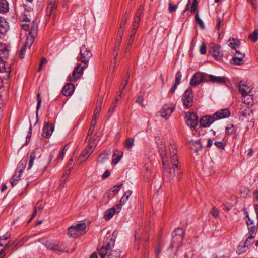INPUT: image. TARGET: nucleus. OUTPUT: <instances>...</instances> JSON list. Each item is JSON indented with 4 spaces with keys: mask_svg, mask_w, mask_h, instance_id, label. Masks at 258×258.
Here are the masks:
<instances>
[{
    "mask_svg": "<svg viewBox=\"0 0 258 258\" xmlns=\"http://www.w3.org/2000/svg\"><path fill=\"white\" fill-rule=\"evenodd\" d=\"M21 26L23 30L29 31L28 34L26 35L27 38L25 45L21 48L19 53V57L22 59L24 57L26 49L30 48L34 41L35 38L37 36L38 24L35 21H33L29 24L23 23Z\"/></svg>",
    "mask_w": 258,
    "mask_h": 258,
    "instance_id": "f257e3e1",
    "label": "nucleus"
},
{
    "mask_svg": "<svg viewBox=\"0 0 258 258\" xmlns=\"http://www.w3.org/2000/svg\"><path fill=\"white\" fill-rule=\"evenodd\" d=\"M114 241L112 238L107 239L99 248L98 254L101 258H119L120 251L118 249H113Z\"/></svg>",
    "mask_w": 258,
    "mask_h": 258,
    "instance_id": "f03ea898",
    "label": "nucleus"
},
{
    "mask_svg": "<svg viewBox=\"0 0 258 258\" xmlns=\"http://www.w3.org/2000/svg\"><path fill=\"white\" fill-rule=\"evenodd\" d=\"M162 164L164 169L163 180L165 182H171L175 176V169L177 168L173 166V168H171L167 161V158L165 157H162Z\"/></svg>",
    "mask_w": 258,
    "mask_h": 258,
    "instance_id": "7ed1b4c3",
    "label": "nucleus"
},
{
    "mask_svg": "<svg viewBox=\"0 0 258 258\" xmlns=\"http://www.w3.org/2000/svg\"><path fill=\"white\" fill-rule=\"evenodd\" d=\"M86 225L85 223H81L68 228V235L69 237L77 238L84 234L86 231Z\"/></svg>",
    "mask_w": 258,
    "mask_h": 258,
    "instance_id": "20e7f679",
    "label": "nucleus"
},
{
    "mask_svg": "<svg viewBox=\"0 0 258 258\" xmlns=\"http://www.w3.org/2000/svg\"><path fill=\"white\" fill-rule=\"evenodd\" d=\"M184 232L182 228H177L174 230L172 234L171 243L170 246V248H172L174 246H176L179 248L182 245V241L184 238Z\"/></svg>",
    "mask_w": 258,
    "mask_h": 258,
    "instance_id": "39448f33",
    "label": "nucleus"
},
{
    "mask_svg": "<svg viewBox=\"0 0 258 258\" xmlns=\"http://www.w3.org/2000/svg\"><path fill=\"white\" fill-rule=\"evenodd\" d=\"M40 241L48 249L56 252L58 254H61L62 253L69 252V250L62 245H60L59 242H51L45 241L44 242L43 239H41Z\"/></svg>",
    "mask_w": 258,
    "mask_h": 258,
    "instance_id": "423d86ee",
    "label": "nucleus"
},
{
    "mask_svg": "<svg viewBox=\"0 0 258 258\" xmlns=\"http://www.w3.org/2000/svg\"><path fill=\"white\" fill-rule=\"evenodd\" d=\"M89 142V147L88 148H85L81 153L80 156L78 158V160L76 161L77 163L78 164H82L85 162L86 159L89 156V155L93 152V149L96 145V141L94 140L93 143H91V141Z\"/></svg>",
    "mask_w": 258,
    "mask_h": 258,
    "instance_id": "0eeeda50",
    "label": "nucleus"
},
{
    "mask_svg": "<svg viewBox=\"0 0 258 258\" xmlns=\"http://www.w3.org/2000/svg\"><path fill=\"white\" fill-rule=\"evenodd\" d=\"M87 65L84 64L83 65L79 63L74 68L72 75L69 77V81L70 82H75L79 79L83 75L84 69Z\"/></svg>",
    "mask_w": 258,
    "mask_h": 258,
    "instance_id": "6e6552de",
    "label": "nucleus"
},
{
    "mask_svg": "<svg viewBox=\"0 0 258 258\" xmlns=\"http://www.w3.org/2000/svg\"><path fill=\"white\" fill-rule=\"evenodd\" d=\"M80 53L81 55L80 60L82 62L87 65L89 60L92 57V53L90 49L86 47V45H83L80 48Z\"/></svg>",
    "mask_w": 258,
    "mask_h": 258,
    "instance_id": "1a4fd4ad",
    "label": "nucleus"
},
{
    "mask_svg": "<svg viewBox=\"0 0 258 258\" xmlns=\"http://www.w3.org/2000/svg\"><path fill=\"white\" fill-rule=\"evenodd\" d=\"M56 0H50V2L48 5V6L46 8V20L48 21L50 19V17L52 16L53 18V19L55 18L56 16V10L57 6L56 5Z\"/></svg>",
    "mask_w": 258,
    "mask_h": 258,
    "instance_id": "9d476101",
    "label": "nucleus"
},
{
    "mask_svg": "<svg viewBox=\"0 0 258 258\" xmlns=\"http://www.w3.org/2000/svg\"><path fill=\"white\" fill-rule=\"evenodd\" d=\"M174 109L175 107H171L168 104H165L163 105L160 111L158 112V113L161 117L166 120L170 116Z\"/></svg>",
    "mask_w": 258,
    "mask_h": 258,
    "instance_id": "9b49d317",
    "label": "nucleus"
},
{
    "mask_svg": "<svg viewBox=\"0 0 258 258\" xmlns=\"http://www.w3.org/2000/svg\"><path fill=\"white\" fill-rule=\"evenodd\" d=\"M184 105L187 108H189L192 105L193 96L191 89L186 90L182 98Z\"/></svg>",
    "mask_w": 258,
    "mask_h": 258,
    "instance_id": "f8f14e48",
    "label": "nucleus"
},
{
    "mask_svg": "<svg viewBox=\"0 0 258 258\" xmlns=\"http://www.w3.org/2000/svg\"><path fill=\"white\" fill-rule=\"evenodd\" d=\"M209 53L217 59H220L223 57L221 47L218 45H212L209 50Z\"/></svg>",
    "mask_w": 258,
    "mask_h": 258,
    "instance_id": "ddd939ff",
    "label": "nucleus"
},
{
    "mask_svg": "<svg viewBox=\"0 0 258 258\" xmlns=\"http://www.w3.org/2000/svg\"><path fill=\"white\" fill-rule=\"evenodd\" d=\"M186 123L190 127H195L198 124V116L194 113H189L186 116Z\"/></svg>",
    "mask_w": 258,
    "mask_h": 258,
    "instance_id": "4468645a",
    "label": "nucleus"
},
{
    "mask_svg": "<svg viewBox=\"0 0 258 258\" xmlns=\"http://www.w3.org/2000/svg\"><path fill=\"white\" fill-rule=\"evenodd\" d=\"M230 112L228 109H223L215 112L213 115V118L215 121L227 118L230 116Z\"/></svg>",
    "mask_w": 258,
    "mask_h": 258,
    "instance_id": "2eb2a0df",
    "label": "nucleus"
},
{
    "mask_svg": "<svg viewBox=\"0 0 258 258\" xmlns=\"http://www.w3.org/2000/svg\"><path fill=\"white\" fill-rule=\"evenodd\" d=\"M53 131L54 126L52 123H45L43 128L42 136L45 138H48L51 136Z\"/></svg>",
    "mask_w": 258,
    "mask_h": 258,
    "instance_id": "dca6fc26",
    "label": "nucleus"
},
{
    "mask_svg": "<svg viewBox=\"0 0 258 258\" xmlns=\"http://www.w3.org/2000/svg\"><path fill=\"white\" fill-rule=\"evenodd\" d=\"M204 81L203 74L200 72L196 73L192 77L190 81V85L195 87Z\"/></svg>",
    "mask_w": 258,
    "mask_h": 258,
    "instance_id": "f3484780",
    "label": "nucleus"
},
{
    "mask_svg": "<svg viewBox=\"0 0 258 258\" xmlns=\"http://www.w3.org/2000/svg\"><path fill=\"white\" fill-rule=\"evenodd\" d=\"M215 121L213 115L203 116L200 120V125L204 127H208Z\"/></svg>",
    "mask_w": 258,
    "mask_h": 258,
    "instance_id": "a211bd4d",
    "label": "nucleus"
},
{
    "mask_svg": "<svg viewBox=\"0 0 258 258\" xmlns=\"http://www.w3.org/2000/svg\"><path fill=\"white\" fill-rule=\"evenodd\" d=\"M75 90L74 85L71 83L66 84L62 90V93L66 96H71Z\"/></svg>",
    "mask_w": 258,
    "mask_h": 258,
    "instance_id": "6ab92c4d",
    "label": "nucleus"
},
{
    "mask_svg": "<svg viewBox=\"0 0 258 258\" xmlns=\"http://www.w3.org/2000/svg\"><path fill=\"white\" fill-rule=\"evenodd\" d=\"M177 149L174 150H171L170 151V162L171 164L173 166L175 167L176 168H178V159L177 156Z\"/></svg>",
    "mask_w": 258,
    "mask_h": 258,
    "instance_id": "aec40b11",
    "label": "nucleus"
},
{
    "mask_svg": "<svg viewBox=\"0 0 258 258\" xmlns=\"http://www.w3.org/2000/svg\"><path fill=\"white\" fill-rule=\"evenodd\" d=\"M238 87L239 88V92L242 94V96L245 94H249L252 89L250 86H248L242 83V81H240L238 85Z\"/></svg>",
    "mask_w": 258,
    "mask_h": 258,
    "instance_id": "412c9836",
    "label": "nucleus"
},
{
    "mask_svg": "<svg viewBox=\"0 0 258 258\" xmlns=\"http://www.w3.org/2000/svg\"><path fill=\"white\" fill-rule=\"evenodd\" d=\"M209 79L211 82L222 84L225 83L226 78L224 77L216 76L211 75L209 76Z\"/></svg>",
    "mask_w": 258,
    "mask_h": 258,
    "instance_id": "4be33fe9",
    "label": "nucleus"
},
{
    "mask_svg": "<svg viewBox=\"0 0 258 258\" xmlns=\"http://www.w3.org/2000/svg\"><path fill=\"white\" fill-rule=\"evenodd\" d=\"M244 58L243 54H241L239 51H236L235 57L232 60V63L236 65H240L242 63Z\"/></svg>",
    "mask_w": 258,
    "mask_h": 258,
    "instance_id": "5701e85b",
    "label": "nucleus"
},
{
    "mask_svg": "<svg viewBox=\"0 0 258 258\" xmlns=\"http://www.w3.org/2000/svg\"><path fill=\"white\" fill-rule=\"evenodd\" d=\"M103 101V98H99L96 102V107L94 110L93 118V119H95L96 120L97 117L98 116L99 112L100 111L101 108V104Z\"/></svg>",
    "mask_w": 258,
    "mask_h": 258,
    "instance_id": "b1692460",
    "label": "nucleus"
},
{
    "mask_svg": "<svg viewBox=\"0 0 258 258\" xmlns=\"http://www.w3.org/2000/svg\"><path fill=\"white\" fill-rule=\"evenodd\" d=\"M143 232V229L140 228L138 229V230L136 231L135 234V247L137 249H139V240L141 239V234Z\"/></svg>",
    "mask_w": 258,
    "mask_h": 258,
    "instance_id": "393cba45",
    "label": "nucleus"
},
{
    "mask_svg": "<svg viewBox=\"0 0 258 258\" xmlns=\"http://www.w3.org/2000/svg\"><path fill=\"white\" fill-rule=\"evenodd\" d=\"M96 123V120H95V119H92L91 122V124L90 125V127H89V128L88 130V132L86 141H87V140H88V141H90L91 136H92V135L93 133Z\"/></svg>",
    "mask_w": 258,
    "mask_h": 258,
    "instance_id": "a878e982",
    "label": "nucleus"
},
{
    "mask_svg": "<svg viewBox=\"0 0 258 258\" xmlns=\"http://www.w3.org/2000/svg\"><path fill=\"white\" fill-rule=\"evenodd\" d=\"M122 155L123 153L122 152L119 151L118 150L115 151L112 157V163L114 164L118 163L120 160Z\"/></svg>",
    "mask_w": 258,
    "mask_h": 258,
    "instance_id": "bb28decb",
    "label": "nucleus"
},
{
    "mask_svg": "<svg viewBox=\"0 0 258 258\" xmlns=\"http://www.w3.org/2000/svg\"><path fill=\"white\" fill-rule=\"evenodd\" d=\"M115 213L116 209L114 207H112L105 211L104 218L105 220H109L112 218Z\"/></svg>",
    "mask_w": 258,
    "mask_h": 258,
    "instance_id": "cd10ccee",
    "label": "nucleus"
},
{
    "mask_svg": "<svg viewBox=\"0 0 258 258\" xmlns=\"http://www.w3.org/2000/svg\"><path fill=\"white\" fill-rule=\"evenodd\" d=\"M9 7L6 0H0V13H5L9 11Z\"/></svg>",
    "mask_w": 258,
    "mask_h": 258,
    "instance_id": "c85d7f7f",
    "label": "nucleus"
},
{
    "mask_svg": "<svg viewBox=\"0 0 258 258\" xmlns=\"http://www.w3.org/2000/svg\"><path fill=\"white\" fill-rule=\"evenodd\" d=\"M27 161L28 157L24 158L19 162L17 170L19 172H20V173L23 172L27 164Z\"/></svg>",
    "mask_w": 258,
    "mask_h": 258,
    "instance_id": "c756f323",
    "label": "nucleus"
},
{
    "mask_svg": "<svg viewBox=\"0 0 258 258\" xmlns=\"http://www.w3.org/2000/svg\"><path fill=\"white\" fill-rule=\"evenodd\" d=\"M252 111V109L248 107H242L240 109V113L242 116L246 118L250 116Z\"/></svg>",
    "mask_w": 258,
    "mask_h": 258,
    "instance_id": "7c9ffc66",
    "label": "nucleus"
},
{
    "mask_svg": "<svg viewBox=\"0 0 258 258\" xmlns=\"http://www.w3.org/2000/svg\"><path fill=\"white\" fill-rule=\"evenodd\" d=\"M0 72L6 73L5 77L8 78L10 74V70L9 68L8 71H6L5 62L4 61L2 57H0Z\"/></svg>",
    "mask_w": 258,
    "mask_h": 258,
    "instance_id": "2f4dec72",
    "label": "nucleus"
},
{
    "mask_svg": "<svg viewBox=\"0 0 258 258\" xmlns=\"http://www.w3.org/2000/svg\"><path fill=\"white\" fill-rule=\"evenodd\" d=\"M36 158V151H32L29 155V162H28V169H30L32 167V166L34 163V161Z\"/></svg>",
    "mask_w": 258,
    "mask_h": 258,
    "instance_id": "473e14b6",
    "label": "nucleus"
},
{
    "mask_svg": "<svg viewBox=\"0 0 258 258\" xmlns=\"http://www.w3.org/2000/svg\"><path fill=\"white\" fill-rule=\"evenodd\" d=\"M191 148L194 150L196 152L202 149V145L199 141H192L190 142Z\"/></svg>",
    "mask_w": 258,
    "mask_h": 258,
    "instance_id": "72a5a7b5",
    "label": "nucleus"
},
{
    "mask_svg": "<svg viewBox=\"0 0 258 258\" xmlns=\"http://www.w3.org/2000/svg\"><path fill=\"white\" fill-rule=\"evenodd\" d=\"M242 96L243 103L247 104H250L253 102V95L248 94L243 95Z\"/></svg>",
    "mask_w": 258,
    "mask_h": 258,
    "instance_id": "f704fd0d",
    "label": "nucleus"
},
{
    "mask_svg": "<svg viewBox=\"0 0 258 258\" xmlns=\"http://www.w3.org/2000/svg\"><path fill=\"white\" fill-rule=\"evenodd\" d=\"M229 46L233 49H236V48L238 47L240 43V41L238 39L233 38L230 39L229 40Z\"/></svg>",
    "mask_w": 258,
    "mask_h": 258,
    "instance_id": "c9c22d12",
    "label": "nucleus"
},
{
    "mask_svg": "<svg viewBox=\"0 0 258 258\" xmlns=\"http://www.w3.org/2000/svg\"><path fill=\"white\" fill-rule=\"evenodd\" d=\"M130 76V74L128 73H126L125 78L123 79L121 84L120 85L119 87V91H121V93H122L123 90H124L125 87L127 85Z\"/></svg>",
    "mask_w": 258,
    "mask_h": 258,
    "instance_id": "e433bc0d",
    "label": "nucleus"
},
{
    "mask_svg": "<svg viewBox=\"0 0 258 258\" xmlns=\"http://www.w3.org/2000/svg\"><path fill=\"white\" fill-rule=\"evenodd\" d=\"M21 173L19 172L18 171H16L15 173V174L13 176V177L10 179V183L12 186H14L15 184V181H17L19 180V178L21 176Z\"/></svg>",
    "mask_w": 258,
    "mask_h": 258,
    "instance_id": "4c0bfd02",
    "label": "nucleus"
},
{
    "mask_svg": "<svg viewBox=\"0 0 258 258\" xmlns=\"http://www.w3.org/2000/svg\"><path fill=\"white\" fill-rule=\"evenodd\" d=\"M254 237L255 234H253V233H250V234L246 239V241L244 243V245L245 246H246L248 248L253 243V239Z\"/></svg>",
    "mask_w": 258,
    "mask_h": 258,
    "instance_id": "58836bf2",
    "label": "nucleus"
},
{
    "mask_svg": "<svg viewBox=\"0 0 258 258\" xmlns=\"http://www.w3.org/2000/svg\"><path fill=\"white\" fill-rule=\"evenodd\" d=\"M108 155L109 154L106 152L101 154L98 157V162L100 163L104 162L106 160L108 159Z\"/></svg>",
    "mask_w": 258,
    "mask_h": 258,
    "instance_id": "ea45409f",
    "label": "nucleus"
},
{
    "mask_svg": "<svg viewBox=\"0 0 258 258\" xmlns=\"http://www.w3.org/2000/svg\"><path fill=\"white\" fill-rule=\"evenodd\" d=\"M249 39L253 41L256 42L258 39V30H255L249 36Z\"/></svg>",
    "mask_w": 258,
    "mask_h": 258,
    "instance_id": "a19ab883",
    "label": "nucleus"
},
{
    "mask_svg": "<svg viewBox=\"0 0 258 258\" xmlns=\"http://www.w3.org/2000/svg\"><path fill=\"white\" fill-rule=\"evenodd\" d=\"M195 19L196 22L200 25V27L202 29H204V24L203 21L200 19L199 17L198 11L197 12L195 15Z\"/></svg>",
    "mask_w": 258,
    "mask_h": 258,
    "instance_id": "79ce46f5",
    "label": "nucleus"
},
{
    "mask_svg": "<svg viewBox=\"0 0 258 258\" xmlns=\"http://www.w3.org/2000/svg\"><path fill=\"white\" fill-rule=\"evenodd\" d=\"M8 30L7 25L6 22H0V34H4Z\"/></svg>",
    "mask_w": 258,
    "mask_h": 258,
    "instance_id": "37998d69",
    "label": "nucleus"
},
{
    "mask_svg": "<svg viewBox=\"0 0 258 258\" xmlns=\"http://www.w3.org/2000/svg\"><path fill=\"white\" fill-rule=\"evenodd\" d=\"M248 218V221L246 222V224L248 226V228L249 230V234L250 235V233H253V234H254V231L255 230V225H250L249 221H250V218L248 217V216H247Z\"/></svg>",
    "mask_w": 258,
    "mask_h": 258,
    "instance_id": "c03bdc74",
    "label": "nucleus"
},
{
    "mask_svg": "<svg viewBox=\"0 0 258 258\" xmlns=\"http://www.w3.org/2000/svg\"><path fill=\"white\" fill-rule=\"evenodd\" d=\"M134 138H128L127 139H126V140L125 141V147L127 149L131 148L133 146V145L134 144Z\"/></svg>",
    "mask_w": 258,
    "mask_h": 258,
    "instance_id": "a18cd8bd",
    "label": "nucleus"
},
{
    "mask_svg": "<svg viewBox=\"0 0 258 258\" xmlns=\"http://www.w3.org/2000/svg\"><path fill=\"white\" fill-rule=\"evenodd\" d=\"M248 248L245 246L244 244L243 245H240L237 248V253L238 254H241L247 251Z\"/></svg>",
    "mask_w": 258,
    "mask_h": 258,
    "instance_id": "49530a36",
    "label": "nucleus"
},
{
    "mask_svg": "<svg viewBox=\"0 0 258 258\" xmlns=\"http://www.w3.org/2000/svg\"><path fill=\"white\" fill-rule=\"evenodd\" d=\"M32 125H31V124H30V127H29V132H28V133L27 134V137H26V142L24 144V145H27L28 144V143L30 142V139H31V136H32Z\"/></svg>",
    "mask_w": 258,
    "mask_h": 258,
    "instance_id": "de8ad7c7",
    "label": "nucleus"
},
{
    "mask_svg": "<svg viewBox=\"0 0 258 258\" xmlns=\"http://www.w3.org/2000/svg\"><path fill=\"white\" fill-rule=\"evenodd\" d=\"M117 101H118V99L116 98L115 99V101L112 103V104H111V107L108 109V113L109 114V115H111L113 112V111L114 110V109H115V107L116 106V104H117Z\"/></svg>",
    "mask_w": 258,
    "mask_h": 258,
    "instance_id": "09e8293b",
    "label": "nucleus"
},
{
    "mask_svg": "<svg viewBox=\"0 0 258 258\" xmlns=\"http://www.w3.org/2000/svg\"><path fill=\"white\" fill-rule=\"evenodd\" d=\"M198 0H193L191 8H190V12L191 13H194L196 11V10L198 6Z\"/></svg>",
    "mask_w": 258,
    "mask_h": 258,
    "instance_id": "8fccbe9b",
    "label": "nucleus"
},
{
    "mask_svg": "<svg viewBox=\"0 0 258 258\" xmlns=\"http://www.w3.org/2000/svg\"><path fill=\"white\" fill-rule=\"evenodd\" d=\"M210 214L215 218H217L219 216V210L215 207H214L211 211Z\"/></svg>",
    "mask_w": 258,
    "mask_h": 258,
    "instance_id": "3c124183",
    "label": "nucleus"
},
{
    "mask_svg": "<svg viewBox=\"0 0 258 258\" xmlns=\"http://www.w3.org/2000/svg\"><path fill=\"white\" fill-rule=\"evenodd\" d=\"M136 31H132V33L131 34L130 38L128 39V47H131L133 44V41L134 39V36L135 35Z\"/></svg>",
    "mask_w": 258,
    "mask_h": 258,
    "instance_id": "603ef678",
    "label": "nucleus"
},
{
    "mask_svg": "<svg viewBox=\"0 0 258 258\" xmlns=\"http://www.w3.org/2000/svg\"><path fill=\"white\" fill-rule=\"evenodd\" d=\"M41 104V99L40 98V94L38 93L37 94V108H36V110H37L36 116H37L38 111L39 110V109L40 108Z\"/></svg>",
    "mask_w": 258,
    "mask_h": 258,
    "instance_id": "864d4df0",
    "label": "nucleus"
},
{
    "mask_svg": "<svg viewBox=\"0 0 258 258\" xmlns=\"http://www.w3.org/2000/svg\"><path fill=\"white\" fill-rule=\"evenodd\" d=\"M182 75L181 73L179 71H178L176 74L175 77V83L176 85H178L180 83V81Z\"/></svg>",
    "mask_w": 258,
    "mask_h": 258,
    "instance_id": "5fc2aeb1",
    "label": "nucleus"
},
{
    "mask_svg": "<svg viewBox=\"0 0 258 258\" xmlns=\"http://www.w3.org/2000/svg\"><path fill=\"white\" fill-rule=\"evenodd\" d=\"M123 186L122 183L118 184L114 187H113L111 189V190L113 192H117L121 188V187Z\"/></svg>",
    "mask_w": 258,
    "mask_h": 258,
    "instance_id": "6e6d98bb",
    "label": "nucleus"
},
{
    "mask_svg": "<svg viewBox=\"0 0 258 258\" xmlns=\"http://www.w3.org/2000/svg\"><path fill=\"white\" fill-rule=\"evenodd\" d=\"M122 40H120V39H117L116 40V42L115 44V51H119V47L120 46Z\"/></svg>",
    "mask_w": 258,
    "mask_h": 258,
    "instance_id": "4d7b16f0",
    "label": "nucleus"
},
{
    "mask_svg": "<svg viewBox=\"0 0 258 258\" xmlns=\"http://www.w3.org/2000/svg\"><path fill=\"white\" fill-rule=\"evenodd\" d=\"M177 8V5H173L171 3H169V10L170 12H175Z\"/></svg>",
    "mask_w": 258,
    "mask_h": 258,
    "instance_id": "13d9d810",
    "label": "nucleus"
},
{
    "mask_svg": "<svg viewBox=\"0 0 258 258\" xmlns=\"http://www.w3.org/2000/svg\"><path fill=\"white\" fill-rule=\"evenodd\" d=\"M200 51L202 54H205L206 53V47L204 43H203L200 47Z\"/></svg>",
    "mask_w": 258,
    "mask_h": 258,
    "instance_id": "bf43d9fd",
    "label": "nucleus"
},
{
    "mask_svg": "<svg viewBox=\"0 0 258 258\" xmlns=\"http://www.w3.org/2000/svg\"><path fill=\"white\" fill-rule=\"evenodd\" d=\"M233 131V125L231 124L230 126H228L226 128V134L228 135H231Z\"/></svg>",
    "mask_w": 258,
    "mask_h": 258,
    "instance_id": "052dcab7",
    "label": "nucleus"
},
{
    "mask_svg": "<svg viewBox=\"0 0 258 258\" xmlns=\"http://www.w3.org/2000/svg\"><path fill=\"white\" fill-rule=\"evenodd\" d=\"M143 96H142V95L139 96L137 97V99H136V100L135 101V102L136 103L140 104L142 106H143L144 104H143Z\"/></svg>",
    "mask_w": 258,
    "mask_h": 258,
    "instance_id": "680f3d73",
    "label": "nucleus"
},
{
    "mask_svg": "<svg viewBox=\"0 0 258 258\" xmlns=\"http://www.w3.org/2000/svg\"><path fill=\"white\" fill-rule=\"evenodd\" d=\"M3 57L8 58L9 55V51L7 49H4L1 54Z\"/></svg>",
    "mask_w": 258,
    "mask_h": 258,
    "instance_id": "e2e57ef3",
    "label": "nucleus"
},
{
    "mask_svg": "<svg viewBox=\"0 0 258 258\" xmlns=\"http://www.w3.org/2000/svg\"><path fill=\"white\" fill-rule=\"evenodd\" d=\"M64 155V152L63 151H60L59 155L57 157V160L58 161H61L63 160Z\"/></svg>",
    "mask_w": 258,
    "mask_h": 258,
    "instance_id": "0e129e2a",
    "label": "nucleus"
},
{
    "mask_svg": "<svg viewBox=\"0 0 258 258\" xmlns=\"http://www.w3.org/2000/svg\"><path fill=\"white\" fill-rule=\"evenodd\" d=\"M128 200V197H127V196H125V195H124L121 198L120 203H121V204L124 205V204H125V203L127 202Z\"/></svg>",
    "mask_w": 258,
    "mask_h": 258,
    "instance_id": "69168bd1",
    "label": "nucleus"
},
{
    "mask_svg": "<svg viewBox=\"0 0 258 258\" xmlns=\"http://www.w3.org/2000/svg\"><path fill=\"white\" fill-rule=\"evenodd\" d=\"M123 34H124V31H123L122 30H119L118 31V33H117V39H120V40H122V36L123 35Z\"/></svg>",
    "mask_w": 258,
    "mask_h": 258,
    "instance_id": "338daca9",
    "label": "nucleus"
},
{
    "mask_svg": "<svg viewBox=\"0 0 258 258\" xmlns=\"http://www.w3.org/2000/svg\"><path fill=\"white\" fill-rule=\"evenodd\" d=\"M123 204H121V203H120L119 204H117L114 207L115 209H116V213H119L121 208H122V205Z\"/></svg>",
    "mask_w": 258,
    "mask_h": 258,
    "instance_id": "774afa93",
    "label": "nucleus"
}]
</instances>
